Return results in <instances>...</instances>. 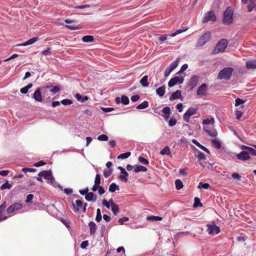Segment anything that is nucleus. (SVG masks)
Returning a JSON list of instances; mask_svg holds the SVG:
<instances>
[{"label": "nucleus", "instance_id": "1", "mask_svg": "<svg viewBox=\"0 0 256 256\" xmlns=\"http://www.w3.org/2000/svg\"><path fill=\"white\" fill-rule=\"evenodd\" d=\"M233 70H234L232 68H224L219 72L218 78V80H229L232 75Z\"/></svg>", "mask_w": 256, "mask_h": 256}, {"label": "nucleus", "instance_id": "2", "mask_svg": "<svg viewBox=\"0 0 256 256\" xmlns=\"http://www.w3.org/2000/svg\"><path fill=\"white\" fill-rule=\"evenodd\" d=\"M233 13L234 10L230 7H228L224 13V18L222 22L224 24H230L233 21Z\"/></svg>", "mask_w": 256, "mask_h": 256}, {"label": "nucleus", "instance_id": "3", "mask_svg": "<svg viewBox=\"0 0 256 256\" xmlns=\"http://www.w3.org/2000/svg\"><path fill=\"white\" fill-rule=\"evenodd\" d=\"M228 43V40L226 39L223 38L220 40L216 44L212 54H217L220 52H224L227 47Z\"/></svg>", "mask_w": 256, "mask_h": 256}, {"label": "nucleus", "instance_id": "4", "mask_svg": "<svg viewBox=\"0 0 256 256\" xmlns=\"http://www.w3.org/2000/svg\"><path fill=\"white\" fill-rule=\"evenodd\" d=\"M211 38V34L210 32H205L202 35L198 40L196 46V47H200L204 46L208 42Z\"/></svg>", "mask_w": 256, "mask_h": 256}, {"label": "nucleus", "instance_id": "5", "mask_svg": "<svg viewBox=\"0 0 256 256\" xmlns=\"http://www.w3.org/2000/svg\"><path fill=\"white\" fill-rule=\"evenodd\" d=\"M22 208V204L18 202L14 203L6 208V212L8 214H10L21 210Z\"/></svg>", "mask_w": 256, "mask_h": 256}, {"label": "nucleus", "instance_id": "6", "mask_svg": "<svg viewBox=\"0 0 256 256\" xmlns=\"http://www.w3.org/2000/svg\"><path fill=\"white\" fill-rule=\"evenodd\" d=\"M208 228V232L209 234L213 235L214 234H218L220 232V228L216 226L214 222L212 224H208L206 225Z\"/></svg>", "mask_w": 256, "mask_h": 256}, {"label": "nucleus", "instance_id": "7", "mask_svg": "<svg viewBox=\"0 0 256 256\" xmlns=\"http://www.w3.org/2000/svg\"><path fill=\"white\" fill-rule=\"evenodd\" d=\"M197 111V109L192 107L190 108L188 110L184 113L183 118L184 120L188 122L190 120V117L194 114Z\"/></svg>", "mask_w": 256, "mask_h": 256}, {"label": "nucleus", "instance_id": "8", "mask_svg": "<svg viewBox=\"0 0 256 256\" xmlns=\"http://www.w3.org/2000/svg\"><path fill=\"white\" fill-rule=\"evenodd\" d=\"M216 16L214 11L210 10L208 12L204 18L202 22L204 23L208 22L209 21H215Z\"/></svg>", "mask_w": 256, "mask_h": 256}, {"label": "nucleus", "instance_id": "9", "mask_svg": "<svg viewBox=\"0 0 256 256\" xmlns=\"http://www.w3.org/2000/svg\"><path fill=\"white\" fill-rule=\"evenodd\" d=\"M6 206V201L4 202L0 206V222L6 220L8 218V216L4 214Z\"/></svg>", "mask_w": 256, "mask_h": 256}, {"label": "nucleus", "instance_id": "10", "mask_svg": "<svg viewBox=\"0 0 256 256\" xmlns=\"http://www.w3.org/2000/svg\"><path fill=\"white\" fill-rule=\"evenodd\" d=\"M237 158L241 160H250V156L248 152L244 150L237 154Z\"/></svg>", "mask_w": 256, "mask_h": 256}, {"label": "nucleus", "instance_id": "11", "mask_svg": "<svg viewBox=\"0 0 256 256\" xmlns=\"http://www.w3.org/2000/svg\"><path fill=\"white\" fill-rule=\"evenodd\" d=\"M207 92L206 84H202L200 86L198 87L196 94L199 96H206Z\"/></svg>", "mask_w": 256, "mask_h": 256}, {"label": "nucleus", "instance_id": "12", "mask_svg": "<svg viewBox=\"0 0 256 256\" xmlns=\"http://www.w3.org/2000/svg\"><path fill=\"white\" fill-rule=\"evenodd\" d=\"M38 176H43L45 179L51 180L52 178V173L50 170H44L39 172Z\"/></svg>", "mask_w": 256, "mask_h": 256}, {"label": "nucleus", "instance_id": "13", "mask_svg": "<svg viewBox=\"0 0 256 256\" xmlns=\"http://www.w3.org/2000/svg\"><path fill=\"white\" fill-rule=\"evenodd\" d=\"M198 77L196 76H194L190 78L189 81L188 86L192 89L196 86L198 82Z\"/></svg>", "mask_w": 256, "mask_h": 256}, {"label": "nucleus", "instance_id": "14", "mask_svg": "<svg viewBox=\"0 0 256 256\" xmlns=\"http://www.w3.org/2000/svg\"><path fill=\"white\" fill-rule=\"evenodd\" d=\"M33 98L35 100L38 102H42V101L40 88H38L34 92L33 94Z\"/></svg>", "mask_w": 256, "mask_h": 256}, {"label": "nucleus", "instance_id": "15", "mask_svg": "<svg viewBox=\"0 0 256 256\" xmlns=\"http://www.w3.org/2000/svg\"><path fill=\"white\" fill-rule=\"evenodd\" d=\"M204 130L211 137L214 138L218 134L217 132L215 129L210 128L208 127H204Z\"/></svg>", "mask_w": 256, "mask_h": 256}, {"label": "nucleus", "instance_id": "16", "mask_svg": "<svg viewBox=\"0 0 256 256\" xmlns=\"http://www.w3.org/2000/svg\"><path fill=\"white\" fill-rule=\"evenodd\" d=\"M38 40V37H33V38H30V40H28L26 41V42H24L22 44H18V46H26L30 45V44H34V42H36Z\"/></svg>", "mask_w": 256, "mask_h": 256}, {"label": "nucleus", "instance_id": "17", "mask_svg": "<svg viewBox=\"0 0 256 256\" xmlns=\"http://www.w3.org/2000/svg\"><path fill=\"white\" fill-rule=\"evenodd\" d=\"M85 198L88 201H94L95 202L96 200V196L94 195L92 192H88L85 196Z\"/></svg>", "mask_w": 256, "mask_h": 256}, {"label": "nucleus", "instance_id": "18", "mask_svg": "<svg viewBox=\"0 0 256 256\" xmlns=\"http://www.w3.org/2000/svg\"><path fill=\"white\" fill-rule=\"evenodd\" d=\"M73 208L75 212L79 211L80 208H81L83 205V203L82 200H76V204H72Z\"/></svg>", "mask_w": 256, "mask_h": 256}, {"label": "nucleus", "instance_id": "19", "mask_svg": "<svg viewBox=\"0 0 256 256\" xmlns=\"http://www.w3.org/2000/svg\"><path fill=\"white\" fill-rule=\"evenodd\" d=\"M181 90H177L175 92H173L170 98V100L172 101L174 100L179 98L181 96Z\"/></svg>", "mask_w": 256, "mask_h": 256}, {"label": "nucleus", "instance_id": "20", "mask_svg": "<svg viewBox=\"0 0 256 256\" xmlns=\"http://www.w3.org/2000/svg\"><path fill=\"white\" fill-rule=\"evenodd\" d=\"M88 226L90 227V234L94 235L96 230V224L93 222H90L88 223Z\"/></svg>", "mask_w": 256, "mask_h": 256}, {"label": "nucleus", "instance_id": "21", "mask_svg": "<svg viewBox=\"0 0 256 256\" xmlns=\"http://www.w3.org/2000/svg\"><path fill=\"white\" fill-rule=\"evenodd\" d=\"M147 170V168L142 166L136 165L134 166V172L136 173L140 172H146Z\"/></svg>", "mask_w": 256, "mask_h": 256}, {"label": "nucleus", "instance_id": "22", "mask_svg": "<svg viewBox=\"0 0 256 256\" xmlns=\"http://www.w3.org/2000/svg\"><path fill=\"white\" fill-rule=\"evenodd\" d=\"M246 68L248 69L256 68V62L254 60H250L246 63Z\"/></svg>", "mask_w": 256, "mask_h": 256}, {"label": "nucleus", "instance_id": "23", "mask_svg": "<svg viewBox=\"0 0 256 256\" xmlns=\"http://www.w3.org/2000/svg\"><path fill=\"white\" fill-rule=\"evenodd\" d=\"M162 112L164 113V117L165 120H167L170 117V108L168 106L164 107L162 110Z\"/></svg>", "mask_w": 256, "mask_h": 256}, {"label": "nucleus", "instance_id": "24", "mask_svg": "<svg viewBox=\"0 0 256 256\" xmlns=\"http://www.w3.org/2000/svg\"><path fill=\"white\" fill-rule=\"evenodd\" d=\"M166 92V87L163 86L156 90V94L160 96H164Z\"/></svg>", "mask_w": 256, "mask_h": 256}, {"label": "nucleus", "instance_id": "25", "mask_svg": "<svg viewBox=\"0 0 256 256\" xmlns=\"http://www.w3.org/2000/svg\"><path fill=\"white\" fill-rule=\"evenodd\" d=\"M178 76H175L172 78L168 82V86L172 87L176 84L178 82Z\"/></svg>", "mask_w": 256, "mask_h": 256}, {"label": "nucleus", "instance_id": "26", "mask_svg": "<svg viewBox=\"0 0 256 256\" xmlns=\"http://www.w3.org/2000/svg\"><path fill=\"white\" fill-rule=\"evenodd\" d=\"M148 76L147 75H146L140 80V82L144 87H147L148 86L149 83L148 82Z\"/></svg>", "mask_w": 256, "mask_h": 256}, {"label": "nucleus", "instance_id": "27", "mask_svg": "<svg viewBox=\"0 0 256 256\" xmlns=\"http://www.w3.org/2000/svg\"><path fill=\"white\" fill-rule=\"evenodd\" d=\"M120 190L118 186L116 185L115 183H112L110 185L108 190L110 192H114L116 190Z\"/></svg>", "mask_w": 256, "mask_h": 256}, {"label": "nucleus", "instance_id": "28", "mask_svg": "<svg viewBox=\"0 0 256 256\" xmlns=\"http://www.w3.org/2000/svg\"><path fill=\"white\" fill-rule=\"evenodd\" d=\"M32 83L28 84L25 87L22 88L20 90V92L22 94H26L28 92V90L32 88Z\"/></svg>", "mask_w": 256, "mask_h": 256}, {"label": "nucleus", "instance_id": "29", "mask_svg": "<svg viewBox=\"0 0 256 256\" xmlns=\"http://www.w3.org/2000/svg\"><path fill=\"white\" fill-rule=\"evenodd\" d=\"M82 40L84 42H94V38L92 36L87 35L82 37Z\"/></svg>", "mask_w": 256, "mask_h": 256}, {"label": "nucleus", "instance_id": "30", "mask_svg": "<svg viewBox=\"0 0 256 256\" xmlns=\"http://www.w3.org/2000/svg\"><path fill=\"white\" fill-rule=\"evenodd\" d=\"M146 220L150 221H160L162 220V218L159 216H148Z\"/></svg>", "mask_w": 256, "mask_h": 256}, {"label": "nucleus", "instance_id": "31", "mask_svg": "<svg viewBox=\"0 0 256 256\" xmlns=\"http://www.w3.org/2000/svg\"><path fill=\"white\" fill-rule=\"evenodd\" d=\"M192 142L194 144L200 147L202 150H204L205 152L208 153L210 152V151L206 147L200 144L196 140L194 139L192 140Z\"/></svg>", "mask_w": 256, "mask_h": 256}, {"label": "nucleus", "instance_id": "32", "mask_svg": "<svg viewBox=\"0 0 256 256\" xmlns=\"http://www.w3.org/2000/svg\"><path fill=\"white\" fill-rule=\"evenodd\" d=\"M160 154L162 155L167 154L170 155V148L168 146H166L163 149H162Z\"/></svg>", "mask_w": 256, "mask_h": 256}, {"label": "nucleus", "instance_id": "33", "mask_svg": "<svg viewBox=\"0 0 256 256\" xmlns=\"http://www.w3.org/2000/svg\"><path fill=\"white\" fill-rule=\"evenodd\" d=\"M148 106V102L147 101H144L136 106L137 109H144Z\"/></svg>", "mask_w": 256, "mask_h": 256}, {"label": "nucleus", "instance_id": "34", "mask_svg": "<svg viewBox=\"0 0 256 256\" xmlns=\"http://www.w3.org/2000/svg\"><path fill=\"white\" fill-rule=\"evenodd\" d=\"M112 211L114 215H116L120 210L119 206L117 204H114L112 206Z\"/></svg>", "mask_w": 256, "mask_h": 256}, {"label": "nucleus", "instance_id": "35", "mask_svg": "<svg viewBox=\"0 0 256 256\" xmlns=\"http://www.w3.org/2000/svg\"><path fill=\"white\" fill-rule=\"evenodd\" d=\"M131 154L130 152H126L118 156V159H125L128 158Z\"/></svg>", "mask_w": 256, "mask_h": 256}, {"label": "nucleus", "instance_id": "36", "mask_svg": "<svg viewBox=\"0 0 256 256\" xmlns=\"http://www.w3.org/2000/svg\"><path fill=\"white\" fill-rule=\"evenodd\" d=\"M12 187V184L8 183L7 180L4 184L1 186L0 189L2 190L4 189H10Z\"/></svg>", "mask_w": 256, "mask_h": 256}, {"label": "nucleus", "instance_id": "37", "mask_svg": "<svg viewBox=\"0 0 256 256\" xmlns=\"http://www.w3.org/2000/svg\"><path fill=\"white\" fill-rule=\"evenodd\" d=\"M176 188L178 190H180L183 187V184L180 180H176L175 181Z\"/></svg>", "mask_w": 256, "mask_h": 256}, {"label": "nucleus", "instance_id": "38", "mask_svg": "<svg viewBox=\"0 0 256 256\" xmlns=\"http://www.w3.org/2000/svg\"><path fill=\"white\" fill-rule=\"evenodd\" d=\"M138 160L140 163L144 165L148 166L149 164V162L148 161V160L142 156H140L138 157Z\"/></svg>", "mask_w": 256, "mask_h": 256}, {"label": "nucleus", "instance_id": "39", "mask_svg": "<svg viewBox=\"0 0 256 256\" xmlns=\"http://www.w3.org/2000/svg\"><path fill=\"white\" fill-rule=\"evenodd\" d=\"M121 102L124 105L128 104L130 102L129 98L126 96H122L121 97Z\"/></svg>", "mask_w": 256, "mask_h": 256}, {"label": "nucleus", "instance_id": "40", "mask_svg": "<svg viewBox=\"0 0 256 256\" xmlns=\"http://www.w3.org/2000/svg\"><path fill=\"white\" fill-rule=\"evenodd\" d=\"M212 142L216 148L219 149L220 148L221 144L219 140H212Z\"/></svg>", "mask_w": 256, "mask_h": 256}, {"label": "nucleus", "instance_id": "41", "mask_svg": "<svg viewBox=\"0 0 256 256\" xmlns=\"http://www.w3.org/2000/svg\"><path fill=\"white\" fill-rule=\"evenodd\" d=\"M198 188H204V189H208L210 188V185L208 183L200 182L198 185Z\"/></svg>", "mask_w": 256, "mask_h": 256}, {"label": "nucleus", "instance_id": "42", "mask_svg": "<svg viewBox=\"0 0 256 256\" xmlns=\"http://www.w3.org/2000/svg\"><path fill=\"white\" fill-rule=\"evenodd\" d=\"M248 9L249 12H251L252 10H256V3H252L248 6Z\"/></svg>", "mask_w": 256, "mask_h": 256}, {"label": "nucleus", "instance_id": "43", "mask_svg": "<svg viewBox=\"0 0 256 256\" xmlns=\"http://www.w3.org/2000/svg\"><path fill=\"white\" fill-rule=\"evenodd\" d=\"M178 66V63L176 61L170 64L168 68L170 70V71L172 72Z\"/></svg>", "mask_w": 256, "mask_h": 256}, {"label": "nucleus", "instance_id": "44", "mask_svg": "<svg viewBox=\"0 0 256 256\" xmlns=\"http://www.w3.org/2000/svg\"><path fill=\"white\" fill-rule=\"evenodd\" d=\"M98 140L100 141H106L108 140V136L104 134H102L98 136Z\"/></svg>", "mask_w": 256, "mask_h": 256}, {"label": "nucleus", "instance_id": "45", "mask_svg": "<svg viewBox=\"0 0 256 256\" xmlns=\"http://www.w3.org/2000/svg\"><path fill=\"white\" fill-rule=\"evenodd\" d=\"M198 206H202V204L200 202V200L198 198L196 197L194 198V206L196 208Z\"/></svg>", "mask_w": 256, "mask_h": 256}, {"label": "nucleus", "instance_id": "46", "mask_svg": "<svg viewBox=\"0 0 256 256\" xmlns=\"http://www.w3.org/2000/svg\"><path fill=\"white\" fill-rule=\"evenodd\" d=\"M60 103L64 106H66L71 104L72 103V102L69 99H64L60 102Z\"/></svg>", "mask_w": 256, "mask_h": 256}, {"label": "nucleus", "instance_id": "47", "mask_svg": "<svg viewBox=\"0 0 256 256\" xmlns=\"http://www.w3.org/2000/svg\"><path fill=\"white\" fill-rule=\"evenodd\" d=\"M176 120L175 118H171L169 122H168V124L170 126H175L176 124Z\"/></svg>", "mask_w": 256, "mask_h": 256}, {"label": "nucleus", "instance_id": "48", "mask_svg": "<svg viewBox=\"0 0 256 256\" xmlns=\"http://www.w3.org/2000/svg\"><path fill=\"white\" fill-rule=\"evenodd\" d=\"M168 36H170V35H166V34H162V35H160L159 38H158V40L160 42H164V40H167Z\"/></svg>", "mask_w": 256, "mask_h": 256}, {"label": "nucleus", "instance_id": "49", "mask_svg": "<svg viewBox=\"0 0 256 256\" xmlns=\"http://www.w3.org/2000/svg\"><path fill=\"white\" fill-rule=\"evenodd\" d=\"M118 168L120 170V173L122 175H125L128 176V174L125 170V169L121 166H118Z\"/></svg>", "mask_w": 256, "mask_h": 256}, {"label": "nucleus", "instance_id": "50", "mask_svg": "<svg viewBox=\"0 0 256 256\" xmlns=\"http://www.w3.org/2000/svg\"><path fill=\"white\" fill-rule=\"evenodd\" d=\"M22 170L24 173H26L27 172H36V168H22Z\"/></svg>", "mask_w": 256, "mask_h": 256}, {"label": "nucleus", "instance_id": "51", "mask_svg": "<svg viewBox=\"0 0 256 256\" xmlns=\"http://www.w3.org/2000/svg\"><path fill=\"white\" fill-rule=\"evenodd\" d=\"M50 91L53 93L54 94H56V93L60 91V88L59 87L55 86L53 87L52 89H50Z\"/></svg>", "mask_w": 256, "mask_h": 256}, {"label": "nucleus", "instance_id": "52", "mask_svg": "<svg viewBox=\"0 0 256 256\" xmlns=\"http://www.w3.org/2000/svg\"><path fill=\"white\" fill-rule=\"evenodd\" d=\"M128 176H126L125 175H122V174H120L118 176V178L119 180H122V182H128Z\"/></svg>", "mask_w": 256, "mask_h": 256}, {"label": "nucleus", "instance_id": "53", "mask_svg": "<svg viewBox=\"0 0 256 256\" xmlns=\"http://www.w3.org/2000/svg\"><path fill=\"white\" fill-rule=\"evenodd\" d=\"M186 30H178L176 32H175L174 33H172V34H170V36L171 37L175 36L177 34H180Z\"/></svg>", "mask_w": 256, "mask_h": 256}, {"label": "nucleus", "instance_id": "54", "mask_svg": "<svg viewBox=\"0 0 256 256\" xmlns=\"http://www.w3.org/2000/svg\"><path fill=\"white\" fill-rule=\"evenodd\" d=\"M100 176L96 174L95 177L94 184L100 185Z\"/></svg>", "mask_w": 256, "mask_h": 256}, {"label": "nucleus", "instance_id": "55", "mask_svg": "<svg viewBox=\"0 0 256 256\" xmlns=\"http://www.w3.org/2000/svg\"><path fill=\"white\" fill-rule=\"evenodd\" d=\"M244 102H245V101L244 100H243L240 99V98H238L236 100L235 106H239L240 104H244Z\"/></svg>", "mask_w": 256, "mask_h": 256}, {"label": "nucleus", "instance_id": "56", "mask_svg": "<svg viewBox=\"0 0 256 256\" xmlns=\"http://www.w3.org/2000/svg\"><path fill=\"white\" fill-rule=\"evenodd\" d=\"M34 198V196L32 194H28L26 196V203L31 202L32 198Z\"/></svg>", "mask_w": 256, "mask_h": 256}, {"label": "nucleus", "instance_id": "57", "mask_svg": "<svg viewBox=\"0 0 256 256\" xmlns=\"http://www.w3.org/2000/svg\"><path fill=\"white\" fill-rule=\"evenodd\" d=\"M236 118L238 120H240L243 115V112L240 110H236L235 112Z\"/></svg>", "mask_w": 256, "mask_h": 256}, {"label": "nucleus", "instance_id": "58", "mask_svg": "<svg viewBox=\"0 0 256 256\" xmlns=\"http://www.w3.org/2000/svg\"><path fill=\"white\" fill-rule=\"evenodd\" d=\"M112 170H104V175L106 178H108L112 174Z\"/></svg>", "mask_w": 256, "mask_h": 256}, {"label": "nucleus", "instance_id": "59", "mask_svg": "<svg viewBox=\"0 0 256 256\" xmlns=\"http://www.w3.org/2000/svg\"><path fill=\"white\" fill-rule=\"evenodd\" d=\"M88 187H86L84 190H79V192L80 193V194L82 195V196H84V195L86 196L88 194Z\"/></svg>", "mask_w": 256, "mask_h": 256}, {"label": "nucleus", "instance_id": "60", "mask_svg": "<svg viewBox=\"0 0 256 256\" xmlns=\"http://www.w3.org/2000/svg\"><path fill=\"white\" fill-rule=\"evenodd\" d=\"M46 164V162H44L43 160H40L37 162H36L34 164V166H35L38 167V166H44Z\"/></svg>", "mask_w": 256, "mask_h": 256}, {"label": "nucleus", "instance_id": "61", "mask_svg": "<svg viewBox=\"0 0 256 256\" xmlns=\"http://www.w3.org/2000/svg\"><path fill=\"white\" fill-rule=\"evenodd\" d=\"M88 245V240L83 241L80 244V248H85Z\"/></svg>", "mask_w": 256, "mask_h": 256}, {"label": "nucleus", "instance_id": "62", "mask_svg": "<svg viewBox=\"0 0 256 256\" xmlns=\"http://www.w3.org/2000/svg\"><path fill=\"white\" fill-rule=\"evenodd\" d=\"M51 52V48H48L46 50L42 52V54L44 56L48 55Z\"/></svg>", "mask_w": 256, "mask_h": 256}, {"label": "nucleus", "instance_id": "63", "mask_svg": "<svg viewBox=\"0 0 256 256\" xmlns=\"http://www.w3.org/2000/svg\"><path fill=\"white\" fill-rule=\"evenodd\" d=\"M198 158L199 160H204L206 158L204 154L202 152H199Z\"/></svg>", "mask_w": 256, "mask_h": 256}, {"label": "nucleus", "instance_id": "64", "mask_svg": "<svg viewBox=\"0 0 256 256\" xmlns=\"http://www.w3.org/2000/svg\"><path fill=\"white\" fill-rule=\"evenodd\" d=\"M102 204L106 208L109 209L110 208V203L106 200L104 199L102 202Z\"/></svg>", "mask_w": 256, "mask_h": 256}]
</instances>
